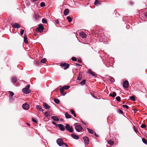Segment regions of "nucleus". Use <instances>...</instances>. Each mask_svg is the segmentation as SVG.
Masks as SVG:
<instances>
[{"label":"nucleus","mask_w":147,"mask_h":147,"mask_svg":"<svg viewBox=\"0 0 147 147\" xmlns=\"http://www.w3.org/2000/svg\"><path fill=\"white\" fill-rule=\"evenodd\" d=\"M57 143L59 146H64V145L65 146H68L67 144L63 142L62 139L61 138H58L57 140Z\"/></svg>","instance_id":"obj_1"},{"label":"nucleus","mask_w":147,"mask_h":147,"mask_svg":"<svg viewBox=\"0 0 147 147\" xmlns=\"http://www.w3.org/2000/svg\"><path fill=\"white\" fill-rule=\"evenodd\" d=\"M30 87V85H28L25 88L22 89L23 92L25 94H27L30 93L31 92V90L29 89Z\"/></svg>","instance_id":"obj_2"},{"label":"nucleus","mask_w":147,"mask_h":147,"mask_svg":"<svg viewBox=\"0 0 147 147\" xmlns=\"http://www.w3.org/2000/svg\"><path fill=\"white\" fill-rule=\"evenodd\" d=\"M75 126V128L77 131L78 132H80L82 131V127L80 125H79L78 123H75L74 124Z\"/></svg>","instance_id":"obj_3"},{"label":"nucleus","mask_w":147,"mask_h":147,"mask_svg":"<svg viewBox=\"0 0 147 147\" xmlns=\"http://www.w3.org/2000/svg\"><path fill=\"white\" fill-rule=\"evenodd\" d=\"M44 29V27L42 24H40L38 25V27L36 28V31L37 32H41Z\"/></svg>","instance_id":"obj_4"},{"label":"nucleus","mask_w":147,"mask_h":147,"mask_svg":"<svg viewBox=\"0 0 147 147\" xmlns=\"http://www.w3.org/2000/svg\"><path fill=\"white\" fill-rule=\"evenodd\" d=\"M66 129L69 131L70 132H72L73 131V128L72 127H70V125L68 124H67L65 126Z\"/></svg>","instance_id":"obj_5"},{"label":"nucleus","mask_w":147,"mask_h":147,"mask_svg":"<svg viewBox=\"0 0 147 147\" xmlns=\"http://www.w3.org/2000/svg\"><path fill=\"white\" fill-rule=\"evenodd\" d=\"M11 25H12L13 27L17 28V29L19 28L20 27V25L17 23H12L11 24Z\"/></svg>","instance_id":"obj_6"},{"label":"nucleus","mask_w":147,"mask_h":147,"mask_svg":"<svg viewBox=\"0 0 147 147\" xmlns=\"http://www.w3.org/2000/svg\"><path fill=\"white\" fill-rule=\"evenodd\" d=\"M61 65L62 67H65L64 68V69H67L69 67V66L68 64L66 63H65L61 64Z\"/></svg>","instance_id":"obj_7"},{"label":"nucleus","mask_w":147,"mask_h":147,"mask_svg":"<svg viewBox=\"0 0 147 147\" xmlns=\"http://www.w3.org/2000/svg\"><path fill=\"white\" fill-rule=\"evenodd\" d=\"M123 87L125 88H127L128 87L129 82L127 81H125L123 84Z\"/></svg>","instance_id":"obj_8"},{"label":"nucleus","mask_w":147,"mask_h":147,"mask_svg":"<svg viewBox=\"0 0 147 147\" xmlns=\"http://www.w3.org/2000/svg\"><path fill=\"white\" fill-rule=\"evenodd\" d=\"M22 107L24 109L27 110L29 108V105L26 103L22 105Z\"/></svg>","instance_id":"obj_9"},{"label":"nucleus","mask_w":147,"mask_h":147,"mask_svg":"<svg viewBox=\"0 0 147 147\" xmlns=\"http://www.w3.org/2000/svg\"><path fill=\"white\" fill-rule=\"evenodd\" d=\"M40 18V16L38 14H35L33 16L34 19L36 21L38 20Z\"/></svg>","instance_id":"obj_10"},{"label":"nucleus","mask_w":147,"mask_h":147,"mask_svg":"<svg viewBox=\"0 0 147 147\" xmlns=\"http://www.w3.org/2000/svg\"><path fill=\"white\" fill-rule=\"evenodd\" d=\"M83 139L85 143L87 145L88 144L89 140L88 138L87 137H83Z\"/></svg>","instance_id":"obj_11"},{"label":"nucleus","mask_w":147,"mask_h":147,"mask_svg":"<svg viewBox=\"0 0 147 147\" xmlns=\"http://www.w3.org/2000/svg\"><path fill=\"white\" fill-rule=\"evenodd\" d=\"M58 126L59 128L61 131H63L65 130V129L64 126L61 124H58Z\"/></svg>","instance_id":"obj_12"},{"label":"nucleus","mask_w":147,"mask_h":147,"mask_svg":"<svg viewBox=\"0 0 147 147\" xmlns=\"http://www.w3.org/2000/svg\"><path fill=\"white\" fill-rule=\"evenodd\" d=\"M61 93L63 96H65L66 93H64V87H61L60 88Z\"/></svg>","instance_id":"obj_13"},{"label":"nucleus","mask_w":147,"mask_h":147,"mask_svg":"<svg viewBox=\"0 0 147 147\" xmlns=\"http://www.w3.org/2000/svg\"><path fill=\"white\" fill-rule=\"evenodd\" d=\"M43 105L46 109H49L50 108V106L45 102H43Z\"/></svg>","instance_id":"obj_14"},{"label":"nucleus","mask_w":147,"mask_h":147,"mask_svg":"<svg viewBox=\"0 0 147 147\" xmlns=\"http://www.w3.org/2000/svg\"><path fill=\"white\" fill-rule=\"evenodd\" d=\"M80 36L83 38H86V34L84 32H81L80 33Z\"/></svg>","instance_id":"obj_15"},{"label":"nucleus","mask_w":147,"mask_h":147,"mask_svg":"<svg viewBox=\"0 0 147 147\" xmlns=\"http://www.w3.org/2000/svg\"><path fill=\"white\" fill-rule=\"evenodd\" d=\"M36 108L38 110L40 111L43 112V110L42 108L39 105H37L36 106Z\"/></svg>","instance_id":"obj_16"},{"label":"nucleus","mask_w":147,"mask_h":147,"mask_svg":"<svg viewBox=\"0 0 147 147\" xmlns=\"http://www.w3.org/2000/svg\"><path fill=\"white\" fill-rule=\"evenodd\" d=\"M71 136L73 138L75 139H78L79 138V137L78 136L74 134H71Z\"/></svg>","instance_id":"obj_17"},{"label":"nucleus","mask_w":147,"mask_h":147,"mask_svg":"<svg viewBox=\"0 0 147 147\" xmlns=\"http://www.w3.org/2000/svg\"><path fill=\"white\" fill-rule=\"evenodd\" d=\"M64 15L65 16H66L69 13V9H65L64 11Z\"/></svg>","instance_id":"obj_18"},{"label":"nucleus","mask_w":147,"mask_h":147,"mask_svg":"<svg viewBox=\"0 0 147 147\" xmlns=\"http://www.w3.org/2000/svg\"><path fill=\"white\" fill-rule=\"evenodd\" d=\"M52 118L55 121H59V119L56 116H52Z\"/></svg>","instance_id":"obj_19"},{"label":"nucleus","mask_w":147,"mask_h":147,"mask_svg":"<svg viewBox=\"0 0 147 147\" xmlns=\"http://www.w3.org/2000/svg\"><path fill=\"white\" fill-rule=\"evenodd\" d=\"M24 42L26 43H28V40L27 36L26 35H25L24 37Z\"/></svg>","instance_id":"obj_20"},{"label":"nucleus","mask_w":147,"mask_h":147,"mask_svg":"<svg viewBox=\"0 0 147 147\" xmlns=\"http://www.w3.org/2000/svg\"><path fill=\"white\" fill-rule=\"evenodd\" d=\"M11 80L13 83H15L16 82L17 79L16 77H13L11 78Z\"/></svg>","instance_id":"obj_21"},{"label":"nucleus","mask_w":147,"mask_h":147,"mask_svg":"<svg viewBox=\"0 0 147 147\" xmlns=\"http://www.w3.org/2000/svg\"><path fill=\"white\" fill-rule=\"evenodd\" d=\"M116 96V93L115 92H113L112 93L109 94V96H111L113 97H114Z\"/></svg>","instance_id":"obj_22"},{"label":"nucleus","mask_w":147,"mask_h":147,"mask_svg":"<svg viewBox=\"0 0 147 147\" xmlns=\"http://www.w3.org/2000/svg\"><path fill=\"white\" fill-rule=\"evenodd\" d=\"M89 72L90 74L92 76L95 77L96 76V75L94 74V73L91 70H89L88 71Z\"/></svg>","instance_id":"obj_23"},{"label":"nucleus","mask_w":147,"mask_h":147,"mask_svg":"<svg viewBox=\"0 0 147 147\" xmlns=\"http://www.w3.org/2000/svg\"><path fill=\"white\" fill-rule=\"evenodd\" d=\"M70 112L73 115L74 117H76V115L74 111L73 110H71L70 111Z\"/></svg>","instance_id":"obj_24"},{"label":"nucleus","mask_w":147,"mask_h":147,"mask_svg":"<svg viewBox=\"0 0 147 147\" xmlns=\"http://www.w3.org/2000/svg\"><path fill=\"white\" fill-rule=\"evenodd\" d=\"M54 100L55 102L56 103L58 104L59 103V100L58 99L56 98H55Z\"/></svg>","instance_id":"obj_25"},{"label":"nucleus","mask_w":147,"mask_h":147,"mask_svg":"<svg viewBox=\"0 0 147 147\" xmlns=\"http://www.w3.org/2000/svg\"><path fill=\"white\" fill-rule=\"evenodd\" d=\"M87 129L89 133L90 134L93 133L94 131L90 129H89L88 128H87Z\"/></svg>","instance_id":"obj_26"},{"label":"nucleus","mask_w":147,"mask_h":147,"mask_svg":"<svg viewBox=\"0 0 147 147\" xmlns=\"http://www.w3.org/2000/svg\"><path fill=\"white\" fill-rule=\"evenodd\" d=\"M107 142L109 144L112 145L114 144V142L111 140L108 141Z\"/></svg>","instance_id":"obj_27"},{"label":"nucleus","mask_w":147,"mask_h":147,"mask_svg":"<svg viewBox=\"0 0 147 147\" xmlns=\"http://www.w3.org/2000/svg\"><path fill=\"white\" fill-rule=\"evenodd\" d=\"M65 115L66 117L67 118H71V116L67 113H65Z\"/></svg>","instance_id":"obj_28"},{"label":"nucleus","mask_w":147,"mask_h":147,"mask_svg":"<svg viewBox=\"0 0 147 147\" xmlns=\"http://www.w3.org/2000/svg\"><path fill=\"white\" fill-rule=\"evenodd\" d=\"M67 19L68 21L69 22H70L72 21V18L71 17L69 16L67 17Z\"/></svg>","instance_id":"obj_29"},{"label":"nucleus","mask_w":147,"mask_h":147,"mask_svg":"<svg viewBox=\"0 0 147 147\" xmlns=\"http://www.w3.org/2000/svg\"><path fill=\"white\" fill-rule=\"evenodd\" d=\"M79 76L77 77V79L78 80H80L82 78V75L81 74L79 73Z\"/></svg>","instance_id":"obj_30"},{"label":"nucleus","mask_w":147,"mask_h":147,"mask_svg":"<svg viewBox=\"0 0 147 147\" xmlns=\"http://www.w3.org/2000/svg\"><path fill=\"white\" fill-rule=\"evenodd\" d=\"M109 79L112 82H115V80L112 77H109Z\"/></svg>","instance_id":"obj_31"},{"label":"nucleus","mask_w":147,"mask_h":147,"mask_svg":"<svg viewBox=\"0 0 147 147\" xmlns=\"http://www.w3.org/2000/svg\"><path fill=\"white\" fill-rule=\"evenodd\" d=\"M143 142L145 144H146L147 143V140L144 138H142Z\"/></svg>","instance_id":"obj_32"},{"label":"nucleus","mask_w":147,"mask_h":147,"mask_svg":"<svg viewBox=\"0 0 147 147\" xmlns=\"http://www.w3.org/2000/svg\"><path fill=\"white\" fill-rule=\"evenodd\" d=\"M85 82H86V80H83L81 82H80V84L82 85H84L85 84Z\"/></svg>","instance_id":"obj_33"},{"label":"nucleus","mask_w":147,"mask_h":147,"mask_svg":"<svg viewBox=\"0 0 147 147\" xmlns=\"http://www.w3.org/2000/svg\"><path fill=\"white\" fill-rule=\"evenodd\" d=\"M63 87H64V89L67 90L69 88L70 86H63Z\"/></svg>","instance_id":"obj_34"},{"label":"nucleus","mask_w":147,"mask_h":147,"mask_svg":"<svg viewBox=\"0 0 147 147\" xmlns=\"http://www.w3.org/2000/svg\"><path fill=\"white\" fill-rule=\"evenodd\" d=\"M94 4L96 5H98L99 4V2L98 0H96L94 3Z\"/></svg>","instance_id":"obj_35"},{"label":"nucleus","mask_w":147,"mask_h":147,"mask_svg":"<svg viewBox=\"0 0 147 147\" xmlns=\"http://www.w3.org/2000/svg\"><path fill=\"white\" fill-rule=\"evenodd\" d=\"M46 61V59H43L41 60L40 62L43 63H45Z\"/></svg>","instance_id":"obj_36"},{"label":"nucleus","mask_w":147,"mask_h":147,"mask_svg":"<svg viewBox=\"0 0 147 147\" xmlns=\"http://www.w3.org/2000/svg\"><path fill=\"white\" fill-rule=\"evenodd\" d=\"M40 6L41 7H44L45 6V4L43 2H42L40 4Z\"/></svg>","instance_id":"obj_37"},{"label":"nucleus","mask_w":147,"mask_h":147,"mask_svg":"<svg viewBox=\"0 0 147 147\" xmlns=\"http://www.w3.org/2000/svg\"><path fill=\"white\" fill-rule=\"evenodd\" d=\"M130 98L131 100H132L133 101H134L135 100L134 97L133 96H131Z\"/></svg>","instance_id":"obj_38"},{"label":"nucleus","mask_w":147,"mask_h":147,"mask_svg":"<svg viewBox=\"0 0 147 147\" xmlns=\"http://www.w3.org/2000/svg\"><path fill=\"white\" fill-rule=\"evenodd\" d=\"M42 22L43 23H46L47 22V21L46 19L43 18L42 20Z\"/></svg>","instance_id":"obj_39"},{"label":"nucleus","mask_w":147,"mask_h":147,"mask_svg":"<svg viewBox=\"0 0 147 147\" xmlns=\"http://www.w3.org/2000/svg\"><path fill=\"white\" fill-rule=\"evenodd\" d=\"M9 92H10V96L11 97L13 96L14 95V93L11 91H9Z\"/></svg>","instance_id":"obj_40"},{"label":"nucleus","mask_w":147,"mask_h":147,"mask_svg":"<svg viewBox=\"0 0 147 147\" xmlns=\"http://www.w3.org/2000/svg\"><path fill=\"white\" fill-rule=\"evenodd\" d=\"M45 116L46 117H49V113H48L47 112H45Z\"/></svg>","instance_id":"obj_41"},{"label":"nucleus","mask_w":147,"mask_h":147,"mask_svg":"<svg viewBox=\"0 0 147 147\" xmlns=\"http://www.w3.org/2000/svg\"><path fill=\"white\" fill-rule=\"evenodd\" d=\"M116 99L117 100V101H119L120 100H121V98L119 96H117L116 98Z\"/></svg>","instance_id":"obj_42"},{"label":"nucleus","mask_w":147,"mask_h":147,"mask_svg":"<svg viewBox=\"0 0 147 147\" xmlns=\"http://www.w3.org/2000/svg\"><path fill=\"white\" fill-rule=\"evenodd\" d=\"M122 106L123 107H124L127 109H128L129 108V107L127 105H122Z\"/></svg>","instance_id":"obj_43"},{"label":"nucleus","mask_w":147,"mask_h":147,"mask_svg":"<svg viewBox=\"0 0 147 147\" xmlns=\"http://www.w3.org/2000/svg\"><path fill=\"white\" fill-rule=\"evenodd\" d=\"M141 128H143L145 127H146V126L144 124H143L141 125Z\"/></svg>","instance_id":"obj_44"},{"label":"nucleus","mask_w":147,"mask_h":147,"mask_svg":"<svg viewBox=\"0 0 147 147\" xmlns=\"http://www.w3.org/2000/svg\"><path fill=\"white\" fill-rule=\"evenodd\" d=\"M24 32V30H22L20 31V34L21 35H23Z\"/></svg>","instance_id":"obj_45"},{"label":"nucleus","mask_w":147,"mask_h":147,"mask_svg":"<svg viewBox=\"0 0 147 147\" xmlns=\"http://www.w3.org/2000/svg\"><path fill=\"white\" fill-rule=\"evenodd\" d=\"M32 121L34 123H37V120L33 118H32Z\"/></svg>","instance_id":"obj_46"},{"label":"nucleus","mask_w":147,"mask_h":147,"mask_svg":"<svg viewBox=\"0 0 147 147\" xmlns=\"http://www.w3.org/2000/svg\"><path fill=\"white\" fill-rule=\"evenodd\" d=\"M71 59L74 61H76V58L75 57H72L71 58Z\"/></svg>","instance_id":"obj_47"},{"label":"nucleus","mask_w":147,"mask_h":147,"mask_svg":"<svg viewBox=\"0 0 147 147\" xmlns=\"http://www.w3.org/2000/svg\"><path fill=\"white\" fill-rule=\"evenodd\" d=\"M133 128H134V130L136 132H137V129L136 128V127L135 126H134V127H133Z\"/></svg>","instance_id":"obj_48"},{"label":"nucleus","mask_w":147,"mask_h":147,"mask_svg":"<svg viewBox=\"0 0 147 147\" xmlns=\"http://www.w3.org/2000/svg\"><path fill=\"white\" fill-rule=\"evenodd\" d=\"M39 62L37 61H35V64L36 65H38V64Z\"/></svg>","instance_id":"obj_49"},{"label":"nucleus","mask_w":147,"mask_h":147,"mask_svg":"<svg viewBox=\"0 0 147 147\" xmlns=\"http://www.w3.org/2000/svg\"><path fill=\"white\" fill-rule=\"evenodd\" d=\"M55 23L56 24H58L59 23V21L58 20H56L55 21Z\"/></svg>","instance_id":"obj_50"},{"label":"nucleus","mask_w":147,"mask_h":147,"mask_svg":"<svg viewBox=\"0 0 147 147\" xmlns=\"http://www.w3.org/2000/svg\"><path fill=\"white\" fill-rule=\"evenodd\" d=\"M52 123L53 124L55 125H57V124L55 122H54V121H53L52 122Z\"/></svg>","instance_id":"obj_51"},{"label":"nucleus","mask_w":147,"mask_h":147,"mask_svg":"<svg viewBox=\"0 0 147 147\" xmlns=\"http://www.w3.org/2000/svg\"><path fill=\"white\" fill-rule=\"evenodd\" d=\"M19 85V83H16V86H18Z\"/></svg>","instance_id":"obj_52"},{"label":"nucleus","mask_w":147,"mask_h":147,"mask_svg":"<svg viewBox=\"0 0 147 147\" xmlns=\"http://www.w3.org/2000/svg\"><path fill=\"white\" fill-rule=\"evenodd\" d=\"M76 65L78 66H79L80 65H81L79 64H78V63H76Z\"/></svg>","instance_id":"obj_53"},{"label":"nucleus","mask_w":147,"mask_h":147,"mask_svg":"<svg viewBox=\"0 0 147 147\" xmlns=\"http://www.w3.org/2000/svg\"><path fill=\"white\" fill-rule=\"evenodd\" d=\"M145 16L147 17V12L145 14Z\"/></svg>","instance_id":"obj_54"},{"label":"nucleus","mask_w":147,"mask_h":147,"mask_svg":"<svg viewBox=\"0 0 147 147\" xmlns=\"http://www.w3.org/2000/svg\"><path fill=\"white\" fill-rule=\"evenodd\" d=\"M130 4L131 5H132V4H133V3H132V2H130Z\"/></svg>","instance_id":"obj_55"},{"label":"nucleus","mask_w":147,"mask_h":147,"mask_svg":"<svg viewBox=\"0 0 147 147\" xmlns=\"http://www.w3.org/2000/svg\"><path fill=\"white\" fill-rule=\"evenodd\" d=\"M79 62H80V63H81V60H79L78 61Z\"/></svg>","instance_id":"obj_56"},{"label":"nucleus","mask_w":147,"mask_h":147,"mask_svg":"<svg viewBox=\"0 0 147 147\" xmlns=\"http://www.w3.org/2000/svg\"><path fill=\"white\" fill-rule=\"evenodd\" d=\"M13 98H12V97H11V98H10V100H12Z\"/></svg>","instance_id":"obj_57"},{"label":"nucleus","mask_w":147,"mask_h":147,"mask_svg":"<svg viewBox=\"0 0 147 147\" xmlns=\"http://www.w3.org/2000/svg\"><path fill=\"white\" fill-rule=\"evenodd\" d=\"M33 1H37V0H33Z\"/></svg>","instance_id":"obj_58"},{"label":"nucleus","mask_w":147,"mask_h":147,"mask_svg":"<svg viewBox=\"0 0 147 147\" xmlns=\"http://www.w3.org/2000/svg\"><path fill=\"white\" fill-rule=\"evenodd\" d=\"M95 136H96V134H95Z\"/></svg>","instance_id":"obj_59"},{"label":"nucleus","mask_w":147,"mask_h":147,"mask_svg":"<svg viewBox=\"0 0 147 147\" xmlns=\"http://www.w3.org/2000/svg\"><path fill=\"white\" fill-rule=\"evenodd\" d=\"M122 112V111H120V112Z\"/></svg>","instance_id":"obj_60"},{"label":"nucleus","mask_w":147,"mask_h":147,"mask_svg":"<svg viewBox=\"0 0 147 147\" xmlns=\"http://www.w3.org/2000/svg\"><path fill=\"white\" fill-rule=\"evenodd\" d=\"M122 112V111H120V112Z\"/></svg>","instance_id":"obj_61"},{"label":"nucleus","mask_w":147,"mask_h":147,"mask_svg":"<svg viewBox=\"0 0 147 147\" xmlns=\"http://www.w3.org/2000/svg\"><path fill=\"white\" fill-rule=\"evenodd\" d=\"M28 125H29V123H28Z\"/></svg>","instance_id":"obj_62"}]
</instances>
